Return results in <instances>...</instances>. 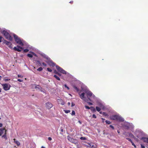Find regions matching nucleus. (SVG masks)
Here are the masks:
<instances>
[{"label":"nucleus","instance_id":"f257e3e1","mask_svg":"<svg viewBox=\"0 0 148 148\" xmlns=\"http://www.w3.org/2000/svg\"><path fill=\"white\" fill-rule=\"evenodd\" d=\"M7 30L5 29L1 31V32L7 40L10 41H12V38L9 33L8 32H7Z\"/></svg>","mask_w":148,"mask_h":148},{"label":"nucleus","instance_id":"f03ea898","mask_svg":"<svg viewBox=\"0 0 148 148\" xmlns=\"http://www.w3.org/2000/svg\"><path fill=\"white\" fill-rule=\"evenodd\" d=\"M110 118L111 120L118 121L123 122L124 121V119L123 118L118 115H112L110 116Z\"/></svg>","mask_w":148,"mask_h":148},{"label":"nucleus","instance_id":"7ed1b4c3","mask_svg":"<svg viewBox=\"0 0 148 148\" xmlns=\"http://www.w3.org/2000/svg\"><path fill=\"white\" fill-rule=\"evenodd\" d=\"M86 96L89 101H92L93 99H95V97L94 95H92V93L90 91H87L86 92Z\"/></svg>","mask_w":148,"mask_h":148},{"label":"nucleus","instance_id":"20e7f679","mask_svg":"<svg viewBox=\"0 0 148 148\" xmlns=\"http://www.w3.org/2000/svg\"><path fill=\"white\" fill-rule=\"evenodd\" d=\"M67 138L68 140L71 142L75 144H77L78 143V141L77 140L69 136H68Z\"/></svg>","mask_w":148,"mask_h":148},{"label":"nucleus","instance_id":"39448f33","mask_svg":"<svg viewBox=\"0 0 148 148\" xmlns=\"http://www.w3.org/2000/svg\"><path fill=\"white\" fill-rule=\"evenodd\" d=\"M56 68L57 70L60 73L64 74H66V72L59 66L56 65Z\"/></svg>","mask_w":148,"mask_h":148},{"label":"nucleus","instance_id":"423d86ee","mask_svg":"<svg viewBox=\"0 0 148 148\" xmlns=\"http://www.w3.org/2000/svg\"><path fill=\"white\" fill-rule=\"evenodd\" d=\"M1 85L3 87V88L5 90L7 91L10 89V85H8L7 84H2Z\"/></svg>","mask_w":148,"mask_h":148},{"label":"nucleus","instance_id":"0eeeda50","mask_svg":"<svg viewBox=\"0 0 148 148\" xmlns=\"http://www.w3.org/2000/svg\"><path fill=\"white\" fill-rule=\"evenodd\" d=\"M3 42L7 45L10 48H12V43L11 42L5 40H3Z\"/></svg>","mask_w":148,"mask_h":148},{"label":"nucleus","instance_id":"6e6552de","mask_svg":"<svg viewBox=\"0 0 148 148\" xmlns=\"http://www.w3.org/2000/svg\"><path fill=\"white\" fill-rule=\"evenodd\" d=\"M46 107L48 109H50L53 106V104L50 102H48L46 103Z\"/></svg>","mask_w":148,"mask_h":148},{"label":"nucleus","instance_id":"1a4fd4ad","mask_svg":"<svg viewBox=\"0 0 148 148\" xmlns=\"http://www.w3.org/2000/svg\"><path fill=\"white\" fill-rule=\"evenodd\" d=\"M23 50V52L25 53L28 52L29 51V50L27 49H24L23 48L19 46V52Z\"/></svg>","mask_w":148,"mask_h":148},{"label":"nucleus","instance_id":"9d476101","mask_svg":"<svg viewBox=\"0 0 148 148\" xmlns=\"http://www.w3.org/2000/svg\"><path fill=\"white\" fill-rule=\"evenodd\" d=\"M47 63L49 65L52 67L55 66L56 65L51 60H49V61L48 62H47Z\"/></svg>","mask_w":148,"mask_h":148},{"label":"nucleus","instance_id":"9b49d317","mask_svg":"<svg viewBox=\"0 0 148 148\" xmlns=\"http://www.w3.org/2000/svg\"><path fill=\"white\" fill-rule=\"evenodd\" d=\"M57 102L59 104H60L61 105H63L64 104V102L61 99H58Z\"/></svg>","mask_w":148,"mask_h":148},{"label":"nucleus","instance_id":"f8f14e48","mask_svg":"<svg viewBox=\"0 0 148 148\" xmlns=\"http://www.w3.org/2000/svg\"><path fill=\"white\" fill-rule=\"evenodd\" d=\"M79 97L80 98L83 100L84 101H86V99H85V98L84 97L85 93L84 92L82 93L81 94H79Z\"/></svg>","mask_w":148,"mask_h":148},{"label":"nucleus","instance_id":"ddd939ff","mask_svg":"<svg viewBox=\"0 0 148 148\" xmlns=\"http://www.w3.org/2000/svg\"><path fill=\"white\" fill-rule=\"evenodd\" d=\"M14 38L17 43H18V37L15 34H13Z\"/></svg>","mask_w":148,"mask_h":148},{"label":"nucleus","instance_id":"4468645a","mask_svg":"<svg viewBox=\"0 0 148 148\" xmlns=\"http://www.w3.org/2000/svg\"><path fill=\"white\" fill-rule=\"evenodd\" d=\"M144 142L147 143H148V138L146 137H143L141 139Z\"/></svg>","mask_w":148,"mask_h":148},{"label":"nucleus","instance_id":"2eb2a0df","mask_svg":"<svg viewBox=\"0 0 148 148\" xmlns=\"http://www.w3.org/2000/svg\"><path fill=\"white\" fill-rule=\"evenodd\" d=\"M24 42L23 40H21L19 38V45L21 46H23L24 45Z\"/></svg>","mask_w":148,"mask_h":148},{"label":"nucleus","instance_id":"dca6fc26","mask_svg":"<svg viewBox=\"0 0 148 148\" xmlns=\"http://www.w3.org/2000/svg\"><path fill=\"white\" fill-rule=\"evenodd\" d=\"M91 148H96L97 147V145L95 144H94L93 143H91L90 144Z\"/></svg>","mask_w":148,"mask_h":148},{"label":"nucleus","instance_id":"f3484780","mask_svg":"<svg viewBox=\"0 0 148 148\" xmlns=\"http://www.w3.org/2000/svg\"><path fill=\"white\" fill-rule=\"evenodd\" d=\"M5 129L3 128H0V136L3 133V131Z\"/></svg>","mask_w":148,"mask_h":148},{"label":"nucleus","instance_id":"a211bd4d","mask_svg":"<svg viewBox=\"0 0 148 148\" xmlns=\"http://www.w3.org/2000/svg\"><path fill=\"white\" fill-rule=\"evenodd\" d=\"M5 134L2 136V138H5V140H7V137L6 135V130H5Z\"/></svg>","mask_w":148,"mask_h":148},{"label":"nucleus","instance_id":"6ab92c4d","mask_svg":"<svg viewBox=\"0 0 148 148\" xmlns=\"http://www.w3.org/2000/svg\"><path fill=\"white\" fill-rule=\"evenodd\" d=\"M35 86V88H38L39 89H40L42 88L40 86L38 85H37L36 84H34Z\"/></svg>","mask_w":148,"mask_h":148},{"label":"nucleus","instance_id":"aec40b11","mask_svg":"<svg viewBox=\"0 0 148 148\" xmlns=\"http://www.w3.org/2000/svg\"><path fill=\"white\" fill-rule=\"evenodd\" d=\"M13 49L16 51H17L18 52V45H17L16 47H14Z\"/></svg>","mask_w":148,"mask_h":148},{"label":"nucleus","instance_id":"412c9836","mask_svg":"<svg viewBox=\"0 0 148 148\" xmlns=\"http://www.w3.org/2000/svg\"><path fill=\"white\" fill-rule=\"evenodd\" d=\"M43 57L44 58H45L47 60H50V58L49 57L45 55H44L43 56Z\"/></svg>","mask_w":148,"mask_h":148},{"label":"nucleus","instance_id":"4be33fe9","mask_svg":"<svg viewBox=\"0 0 148 148\" xmlns=\"http://www.w3.org/2000/svg\"><path fill=\"white\" fill-rule=\"evenodd\" d=\"M73 87L77 92H78L79 91V89L76 86H74Z\"/></svg>","mask_w":148,"mask_h":148},{"label":"nucleus","instance_id":"5701e85b","mask_svg":"<svg viewBox=\"0 0 148 148\" xmlns=\"http://www.w3.org/2000/svg\"><path fill=\"white\" fill-rule=\"evenodd\" d=\"M54 77H55L57 80H60V78L58 77L57 75H54Z\"/></svg>","mask_w":148,"mask_h":148},{"label":"nucleus","instance_id":"b1692460","mask_svg":"<svg viewBox=\"0 0 148 148\" xmlns=\"http://www.w3.org/2000/svg\"><path fill=\"white\" fill-rule=\"evenodd\" d=\"M90 109H91V110L92 111H93L94 112L96 111L95 109L93 107L91 106L90 107Z\"/></svg>","mask_w":148,"mask_h":148},{"label":"nucleus","instance_id":"393cba45","mask_svg":"<svg viewBox=\"0 0 148 148\" xmlns=\"http://www.w3.org/2000/svg\"><path fill=\"white\" fill-rule=\"evenodd\" d=\"M89 100V99H88V100H86V101H86V102H87V103H88L89 104V105H92V103H91V102H88V101Z\"/></svg>","mask_w":148,"mask_h":148},{"label":"nucleus","instance_id":"a878e982","mask_svg":"<svg viewBox=\"0 0 148 148\" xmlns=\"http://www.w3.org/2000/svg\"><path fill=\"white\" fill-rule=\"evenodd\" d=\"M96 110L98 111L99 112L101 110V108H99L97 106L96 107Z\"/></svg>","mask_w":148,"mask_h":148},{"label":"nucleus","instance_id":"bb28decb","mask_svg":"<svg viewBox=\"0 0 148 148\" xmlns=\"http://www.w3.org/2000/svg\"><path fill=\"white\" fill-rule=\"evenodd\" d=\"M42 69H43L42 67H40L37 69V70L38 71H42Z\"/></svg>","mask_w":148,"mask_h":148},{"label":"nucleus","instance_id":"cd10ccee","mask_svg":"<svg viewBox=\"0 0 148 148\" xmlns=\"http://www.w3.org/2000/svg\"><path fill=\"white\" fill-rule=\"evenodd\" d=\"M27 56L29 58H32L33 57V55L31 54H27Z\"/></svg>","mask_w":148,"mask_h":148},{"label":"nucleus","instance_id":"c85d7f7f","mask_svg":"<svg viewBox=\"0 0 148 148\" xmlns=\"http://www.w3.org/2000/svg\"><path fill=\"white\" fill-rule=\"evenodd\" d=\"M2 39H3V40H4L2 36H0V42H1L2 41Z\"/></svg>","mask_w":148,"mask_h":148},{"label":"nucleus","instance_id":"c756f323","mask_svg":"<svg viewBox=\"0 0 148 148\" xmlns=\"http://www.w3.org/2000/svg\"><path fill=\"white\" fill-rule=\"evenodd\" d=\"M106 123L107 124H110L111 123V122H110L109 121H108V120H106Z\"/></svg>","mask_w":148,"mask_h":148},{"label":"nucleus","instance_id":"7c9ffc66","mask_svg":"<svg viewBox=\"0 0 148 148\" xmlns=\"http://www.w3.org/2000/svg\"><path fill=\"white\" fill-rule=\"evenodd\" d=\"M102 114L103 116H108V114L106 112H103L102 113Z\"/></svg>","mask_w":148,"mask_h":148},{"label":"nucleus","instance_id":"2f4dec72","mask_svg":"<svg viewBox=\"0 0 148 148\" xmlns=\"http://www.w3.org/2000/svg\"><path fill=\"white\" fill-rule=\"evenodd\" d=\"M64 111L66 113H68L70 112V110H64Z\"/></svg>","mask_w":148,"mask_h":148},{"label":"nucleus","instance_id":"473e14b6","mask_svg":"<svg viewBox=\"0 0 148 148\" xmlns=\"http://www.w3.org/2000/svg\"><path fill=\"white\" fill-rule=\"evenodd\" d=\"M14 142L18 146V141H15V139H14Z\"/></svg>","mask_w":148,"mask_h":148},{"label":"nucleus","instance_id":"72a5a7b5","mask_svg":"<svg viewBox=\"0 0 148 148\" xmlns=\"http://www.w3.org/2000/svg\"><path fill=\"white\" fill-rule=\"evenodd\" d=\"M47 70L48 71H49L50 72H51L52 71V69H50V68H47Z\"/></svg>","mask_w":148,"mask_h":148},{"label":"nucleus","instance_id":"f704fd0d","mask_svg":"<svg viewBox=\"0 0 148 148\" xmlns=\"http://www.w3.org/2000/svg\"><path fill=\"white\" fill-rule=\"evenodd\" d=\"M85 107L86 108L88 109H90V107L89 106H85Z\"/></svg>","mask_w":148,"mask_h":148},{"label":"nucleus","instance_id":"c9c22d12","mask_svg":"<svg viewBox=\"0 0 148 148\" xmlns=\"http://www.w3.org/2000/svg\"><path fill=\"white\" fill-rule=\"evenodd\" d=\"M72 115H75V112L74 110H73L72 112V113L71 114Z\"/></svg>","mask_w":148,"mask_h":148},{"label":"nucleus","instance_id":"e433bc0d","mask_svg":"<svg viewBox=\"0 0 148 148\" xmlns=\"http://www.w3.org/2000/svg\"><path fill=\"white\" fill-rule=\"evenodd\" d=\"M110 127L112 128V130H114V128L113 126L112 125H110Z\"/></svg>","mask_w":148,"mask_h":148},{"label":"nucleus","instance_id":"4c0bfd02","mask_svg":"<svg viewBox=\"0 0 148 148\" xmlns=\"http://www.w3.org/2000/svg\"><path fill=\"white\" fill-rule=\"evenodd\" d=\"M126 139H127V140H128V141H130L131 142L132 141V140H131V139L129 138H126Z\"/></svg>","mask_w":148,"mask_h":148},{"label":"nucleus","instance_id":"58836bf2","mask_svg":"<svg viewBox=\"0 0 148 148\" xmlns=\"http://www.w3.org/2000/svg\"><path fill=\"white\" fill-rule=\"evenodd\" d=\"M64 86L66 88H67L68 90H69V88L68 86H67L66 84H65L64 85Z\"/></svg>","mask_w":148,"mask_h":148},{"label":"nucleus","instance_id":"ea45409f","mask_svg":"<svg viewBox=\"0 0 148 148\" xmlns=\"http://www.w3.org/2000/svg\"><path fill=\"white\" fill-rule=\"evenodd\" d=\"M92 117L93 118L96 119L97 118L96 116V115L95 114H93L92 115Z\"/></svg>","mask_w":148,"mask_h":148},{"label":"nucleus","instance_id":"a19ab883","mask_svg":"<svg viewBox=\"0 0 148 148\" xmlns=\"http://www.w3.org/2000/svg\"><path fill=\"white\" fill-rule=\"evenodd\" d=\"M42 65L45 66H47V64L44 62H42Z\"/></svg>","mask_w":148,"mask_h":148},{"label":"nucleus","instance_id":"79ce46f5","mask_svg":"<svg viewBox=\"0 0 148 148\" xmlns=\"http://www.w3.org/2000/svg\"><path fill=\"white\" fill-rule=\"evenodd\" d=\"M10 80V79H4V80L5 81V82H7V81H8L9 80Z\"/></svg>","mask_w":148,"mask_h":148},{"label":"nucleus","instance_id":"37998d69","mask_svg":"<svg viewBox=\"0 0 148 148\" xmlns=\"http://www.w3.org/2000/svg\"><path fill=\"white\" fill-rule=\"evenodd\" d=\"M130 136H131L132 137H134V135L132 134H130Z\"/></svg>","mask_w":148,"mask_h":148},{"label":"nucleus","instance_id":"c03bdc74","mask_svg":"<svg viewBox=\"0 0 148 148\" xmlns=\"http://www.w3.org/2000/svg\"><path fill=\"white\" fill-rule=\"evenodd\" d=\"M75 105V104L73 102H72L71 103V106L72 107L73 106Z\"/></svg>","mask_w":148,"mask_h":148},{"label":"nucleus","instance_id":"a18cd8bd","mask_svg":"<svg viewBox=\"0 0 148 148\" xmlns=\"http://www.w3.org/2000/svg\"><path fill=\"white\" fill-rule=\"evenodd\" d=\"M141 148H145V147L144 146V145H142L141 144Z\"/></svg>","mask_w":148,"mask_h":148},{"label":"nucleus","instance_id":"49530a36","mask_svg":"<svg viewBox=\"0 0 148 148\" xmlns=\"http://www.w3.org/2000/svg\"><path fill=\"white\" fill-rule=\"evenodd\" d=\"M48 139L49 140H52V138L51 137H49L48 138Z\"/></svg>","mask_w":148,"mask_h":148},{"label":"nucleus","instance_id":"de8ad7c7","mask_svg":"<svg viewBox=\"0 0 148 148\" xmlns=\"http://www.w3.org/2000/svg\"><path fill=\"white\" fill-rule=\"evenodd\" d=\"M54 73L56 74H58V72L56 70H55Z\"/></svg>","mask_w":148,"mask_h":148},{"label":"nucleus","instance_id":"09e8293b","mask_svg":"<svg viewBox=\"0 0 148 148\" xmlns=\"http://www.w3.org/2000/svg\"><path fill=\"white\" fill-rule=\"evenodd\" d=\"M37 62H38V63H39L40 65H41V63L40 62V61H37Z\"/></svg>","mask_w":148,"mask_h":148},{"label":"nucleus","instance_id":"8fccbe9b","mask_svg":"<svg viewBox=\"0 0 148 148\" xmlns=\"http://www.w3.org/2000/svg\"><path fill=\"white\" fill-rule=\"evenodd\" d=\"M3 126V124L1 123H0V128L1 127Z\"/></svg>","mask_w":148,"mask_h":148},{"label":"nucleus","instance_id":"3c124183","mask_svg":"<svg viewBox=\"0 0 148 148\" xmlns=\"http://www.w3.org/2000/svg\"><path fill=\"white\" fill-rule=\"evenodd\" d=\"M131 143L132 145L134 146L135 145L134 143L132 142V141Z\"/></svg>","mask_w":148,"mask_h":148},{"label":"nucleus","instance_id":"603ef678","mask_svg":"<svg viewBox=\"0 0 148 148\" xmlns=\"http://www.w3.org/2000/svg\"><path fill=\"white\" fill-rule=\"evenodd\" d=\"M73 1H70V2H69V3H71V4H73Z\"/></svg>","mask_w":148,"mask_h":148},{"label":"nucleus","instance_id":"864d4df0","mask_svg":"<svg viewBox=\"0 0 148 148\" xmlns=\"http://www.w3.org/2000/svg\"><path fill=\"white\" fill-rule=\"evenodd\" d=\"M101 119L103 120V123L104 122V120H105V119H103V118H101Z\"/></svg>","mask_w":148,"mask_h":148},{"label":"nucleus","instance_id":"5fc2aeb1","mask_svg":"<svg viewBox=\"0 0 148 148\" xmlns=\"http://www.w3.org/2000/svg\"><path fill=\"white\" fill-rule=\"evenodd\" d=\"M59 76H60L61 75L60 73H58V74H57Z\"/></svg>","mask_w":148,"mask_h":148},{"label":"nucleus","instance_id":"6e6d98bb","mask_svg":"<svg viewBox=\"0 0 148 148\" xmlns=\"http://www.w3.org/2000/svg\"><path fill=\"white\" fill-rule=\"evenodd\" d=\"M61 131L62 132H63V130L62 129H61Z\"/></svg>","mask_w":148,"mask_h":148},{"label":"nucleus","instance_id":"4d7b16f0","mask_svg":"<svg viewBox=\"0 0 148 148\" xmlns=\"http://www.w3.org/2000/svg\"><path fill=\"white\" fill-rule=\"evenodd\" d=\"M23 81V80L19 79V82H21Z\"/></svg>","mask_w":148,"mask_h":148},{"label":"nucleus","instance_id":"13d9d810","mask_svg":"<svg viewBox=\"0 0 148 148\" xmlns=\"http://www.w3.org/2000/svg\"><path fill=\"white\" fill-rule=\"evenodd\" d=\"M70 104H71V103H70V102H68V104L69 106L70 105Z\"/></svg>","mask_w":148,"mask_h":148},{"label":"nucleus","instance_id":"bf43d9fd","mask_svg":"<svg viewBox=\"0 0 148 148\" xmlns=\"http://www.w3.org/2000/svg\"><path fill=\"white\" fill-rule=\"evenodd\" d=\"M134 147L135 148H136V146L135 145H134Z\"/></svg>","mask_w":148,"mask_h":148},{"label":"nucleus","instance_id":"052dcab7","mask_svg":"<svg viewBox=\"0 0 148 148\" xmlns=\"http://www.w3.org/2000/svg\"><path fill=\"white\" fill-rule=\"evenodd\" d=\"M41 148H45V147H44L42 146L41 147Z\"/></svg>","mask_w":148,"mask_h":148},{"label":"nucleus","instance_id":"680f3d73","mask_svg":"<svg viewBox=\"0 0 148 148\" xmlns=\"http://www.w3.org/2000/svg\"><path fill=\"white\" fill-rule=\"evenodd\" d=\"M1 78H2V77L0 75V80H1Z\"/></svg>","mask_w":148,"mask_h":148},{"label":"nucleus","instance_id":"e2e57ef3","mask_svg":"<svg viewBox=\"0 0 148 148\" xmlns=\"http://www.w3.org/2000/svg\"><path fill=\"white\" fill-rule=\"evenodd\" d=\"M99 113L100 114H102V112H99Z\"/></svg>","mask_w":148,"mask_h":148},{"label":"nucleus","instance_id":"0e129e2a","mask_svg":"<svg viewBox=\"0 0 148 148\" xmlns=\"http://www.w3.org/2000/svg\"><path fill=\"white\" fill-rule=\"evenodd\" d=\"M117 132H118V133H119V134L120 133V132L119 130L117 131Z\"/></svg>","mask_w":148,"mask_h":148},{"label":"nucleus","instance_id":"69168bd1","mask_svg":"<svg viewBox=\"0 0 148 148\" xmlns=\"http://www.w3.org/2000/svg\"><path fill=\"white\" fill-rule=\"evenodd\" d=\"M1 90H2L1 88H0V92H1Z\"/></svg>","mask_w":148,"mask_h":148},{"label":"nucleus","instance_id":"338daca9","mask_svg":"<svg viewBox=\"0 0 148 148\" xmlns=\"http://www.w3.org/2000/svg\"><path fill=\"white\" fill-rule=\"evenodd\" d=\"M126 128L127 129H128L129 128V127L128 126H127Z\"/></svg>","mask_w":148,"mask_h":148},{"label":"nucleus","instance_id":"774afa93","mask_svg":"<svg viewBox=\"0 0 148 148\" xmlns=\"http://www.w3.org/2000/svg\"><path fill=\"white\" fill-rule=\"evenodd\" d=\"M82 138H83V137H81V139H82Z\"/></svg>","mask_w":148,"mask_h":148}]
</instances>
